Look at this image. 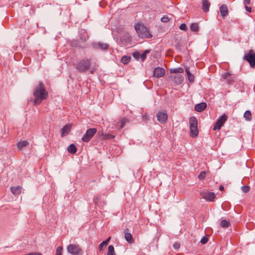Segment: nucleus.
<instances>
[{
	"label": "nucleus",
	"mask_w": 255,
	"mask_h": 255,
	"mask_svg": "<svg viewBox=\"0 0 255 255\" xmlns=\"http://www.w3.org/2000/svg\"><path fill=\"white\" fill-rule=\"evenodd\" d=\"M33 96L34 105H39L43 101L47 99L48 92L42 81H39L38 84L34 86L33 90Z\"/></svg>",
	"instance_id": "obj_1"
},
{
	"label": "nucleus",
	"mask_w": 255,
	"mask_h": 255,
	"mask_svg": "<svg viewBox=\"0 0 255 255\" xmlns=\"http://www.w3.org/2000/svg\"><path fill=\"white\" fill-rule=\"evenodd\" d=\"M91 59H82L79 61L76 65V69L80 73H84L89 71L91 73L93 74L96 70V68L91 67Z\"/></svg>",
	"instance_id": "obj_2"
},
{
	"label": "nucleus",
	"mask_w": 255,
	"mask_h": 255,
	"mask_svg": "<svg viewBox=\"0 0 255 255\" xmlns=\"http://www.w3.org/2000/svg\"><path fill=\"white\" fill-rule=\"evenodd\" d=\"M135 29L138 36L141 38H150L152 37V35L143 25H135Z\"/></svg>",
	"instance_id": "obj_3"
},
{
	"label": "nucleus",
	"mask_w": 255,
	"mask_h": 255,
	"mask_svg": "<svg viewBox=\"0 0 255 255\" xmlns=\"http://www.w3.org/2000/svg\"><path fill=\"white\" fill-rule=\"evenodd\" d=\"M191 136L195 137L198 135L197 120L195 117H191L189 119Z\"/></svg>",
	"instance_id": "obj_4"
},
{
	"label": "nucleus",
	"mask_w": 255,
	"mask_h": 255,
	"mask_svg": "<svg viewBox=\"0 0 255 255\" xmlns=\"http://www.w3.org/2000/svg\"><path fill=\"white\" fill-rule=\"evenodd\" d=\"M67 251L72 255H82L83 253L79 245L74 244L68 246Z\"/></svg>",
	"instance_id": "obj_5"
},
{
	"label": "nucleus",
	"mask_w": 255,
	"mask_h": 255,
	"mask_svg": "<svg viewBox=\"0 0 255 255\" xmlns=\"http://www.w3.org/2000/svg\"><path fill=\"white\" fill-rule=\"evenodd\" d=\"M244 59L249 63L252 67L255 68V52L253 50H250L245 56Z\"/></svg>",
	"instance_id": "obj_6"
},
{
	"label": "nucleus",
	"mask_w": 255,
	"mask_h": 255,
	"mask_svg": "<svg viewBox=\"0 0 255 255\" xmlns=\"http://www.w3.org/2000/svg\"><path fill=\"white\" fill-rule=\"evenodd\" d=\"M97 130L95 128H91L88 129L86 133L84 135L83 137L82 138V140L85 142H89L91 138L95 135L96 133Z\"/></svg>",
	"instance_id": "obj_7"
},
{
	"label": "nucleus",
	"mask_w": 255,
	"mask_h": 255,
	"mask_svg": "<svg viewBox=\"0 0 255 255\" xmlns=\"http://www.w3.org/2000/svg\"><path fill=\"white\" fill-rule=\"evenodd\" d=\"M227 116L224 114L220 117L216 122L213 129L214 130H219L227 120Z\"/></svg>",
	"instance_id": "obj_8"
},
{
	"label": "nucleus",
	"mask_w": 255,
	"mask_h": 255,
	"mask_svg": "<svg viewBox=\"0 0 255 255\" xmlns=\"http://www.w3.org/2000/svg\"><path fill=\"white\" fill-rule=\"evenodd\" d=\"M200 196L202 198L209 201H213L215 198V194L213 192L203 191L200 193Z\"/></svg>",
	"instance_id": "obj_9"
},
{
	"label": "nucleus",
	"mask_w": 255,
	"mask_h": 255,
	"mask_svg": "<svg viewBox=\"0 0 255 255\" xmlns=\"http://www.w3.org/2000/svg\"><path fill=\"white\" fill-rule=\"evenodd\" d=\"M156 117L158 121L161 123L164 124L166 122L168 116L166 113L163 112H159L156 114Z\"/></svg>",
	"instance_id": "obj_10"
},
{
	"label": "nucleus",
	"mask_w": 255,
	"mask_h": 255,
	"mask_svg": "<svg viewBox=\"0 0 255 255\" xmlns=\"http://www.w3.org/2000/svg\"><path fill=\"white\" fill-rule=\"evenodd\" d=\"M92 46L95 49L106 50L109 48V45L102 42H93Z\"/></svg>",
	"instance_id": "obj_11"
},
{
	"label": "nucleus",
	"mask_w": 255,
	"mask_h": 255,
	"mask_svg": "<svg viewBox=\"0 0 255 255\" xmlns=\"http://www.w3.org/2000/svg\"><path fill=\"white\" fill-rule=\"evenodd\" d=\"M222 78L224 80H227L228 84H232L234 82L236 76L227 72L223 75Z\"/></svg>",
	"instance_id": "obj_12"
},
{
	"label": "nucleus",
	"mask_w": 255,
	"mask_h": 255,
	"mask_svg": "<svg viewBox=\"0 0 255 255\" xmlns=\"http://www.w3.org/2000/svg\"><path fill=\"white\" fill-rule=\"evenodd\" d=\"M165 74V70L160 67H156L153 71V76L156 78H160L164 76Z\"/></svg>",
	"instance_id": "obj_13"
},
{
	"label": "nucleus",
	"mask_w": 255,
	"mask_h": 255,
	"mask_svg": "<svg viewBox=\"0 0 255 255\" xmlns=\"http://www.w3.org/2000/svg\"><path fill=\"white\" fill-rule=\"evenodd\" d=\"M79 37L82 42L86 41L89 38L87 31L84 29H81L79 31Z\"/></svg>",
	"instance_id": "obj_14"
},
{
	"label": "nucleus",
	"mask_w": 255,
	"mask_h": 255,
	"mask_svg": "<svg viewBox=\"0 0 255 255\" xmlns=\"http://www.w3.org/2000/svg\"><path fill=\"white\" fill-rule=\"evenodd\" d=\"M174 82L176 85L181 84L184 80L183 76L180 74H177L173 77Z\"/></svg>",
	"instance_id": "obj_15"
},
{
	"label": "nucleus",
	"mask_w": 255,
	"mask_h": 255,
	"mask_svg": "<svg viewBox=\"0 0 255 255\" xmlns=\"http://www.w3.org/2000/svg\"><path fill=\"white\" fill-rule=\"evenodd\" d=\"M220 12L223 17H226L228 14V7L226 4H222L220 7Z\"/></svg>",
	"instance_id": "obj_16"
},
{
	"label": "nucleus",
	"mask_w": 255,
	"mask_h": 255,
	"mask_svg": "<svg viewBox=\"0 0 255 255\" xmlns=\"http://www.w3.org/2000/svg\"><path fill=\"white\" fill-rule=\"evenodd\" d=\"M207 107L206 103L204 102L197 104L195 106V110L198 112H201L204 110Z\"/></svg>",
	"instance_id": "obj_17"
},
{
	"label": "nucleus",
	"mask_w": 255,
	"mask_h": 255,
	"mask_svg": "<svg viewBox=\"0 0 255 255\" xmlns=\"http://www.w3.org/2000/svg\"><path fill=\"white\" fill-rule=\"evenodd\" d=\"M202 9L205 12L209 11L210 6V3L208 0H202Z\"/></svg>",
	"instance_id": "obj_18"
},
{
	"label": "nucleus",
	"mask_w": 255,
	"mask_h": 255,
	"mask_svg": "<svg viewBox=\"0 0 255 255\" xmlns=\"http://www.w3.org/2000/svg\"><path fill=\"white\" fill-rule=\"evenodd\" d=\"M10 190L12 194L14 195H19L21 193L22 187L19 186L11 187Z\"/></svg>",
	"instance_id": "obj_19"
},
{
	"label": "nucleus",
	"mask_w": 255,
	"mask_h": 255,
	"mask_svg": "<svg viewBox=\"0 0 255 255\" xmlns=\"http://www.w3.org/2000/svg\"><path fill=\"white\" fill-rule=\"evenodd\" d=\"M71 129V126L69 125H67L63 127V128L62 129V133L61 135L62 136H65L66 135L68 134Z\"/></svg>",
	"instance_id": "obj_20"
},
{
	"label": "nucleus",
	"mask_w": 255,
	"mask_h": 255,
	"mask_svg": "<svg viewBox=\"0 0 255 255\" xmlns=\"http://www.w3.org/2000/svg\"><path fill=\"white\" fill-rule=\"evenodd\" d=\"M128 230V229H126L125 230V238L128 243H131L133 242L132 236L131 234L130 233L126 232V231Z\"/></svg>",
	"instance_id": "obj_21"
},
{
	"label": "nucleus",
	"mask_w": 255,
	"mask_h": 255,
	"mask_svg": "<svg viewBox=\"0 0 255 255\" xmlns=\"http://www.w3.org/2000/svg\"><path fill=\"white\" fill-rule=\"evenodd\" d=\"M128 122V119L125 118H122L118 123L117 126L119 127L120 129L123 128L125 127L126 124Z\"/></svg>",
	"instance_id": "obj_22"
},
{
	"label": "nucleus",
	"mask_w": 255,
	"mask_h": 255,
	"mask_svg": "<svg viewBox=\"0 0 255 255\" xmlns=\"http://www.w3.org/2000/svg\"><path fill=\"white\" fill-rule=\"evenodd\" d=\"M110 239L111 237H109L106 240L103 241L99 245V249L100 251H102L103 250V248L104 247H106L108 245L110 241Z\"/></svg>",
	"instance_id": "obj_23"
},
{
	"label": "nucleus",
	"mask_w": 255,
	"mask_h": 255,
	"mask_svg": "<svg viewBox=\"0 0 255 255\" xmlns=\"http://www.w3.org/2000/svg\"><path fill=\"white\" fill-rule=\"evenodd\" d=\"M68 151L71 153L74 154L77 151V148L74 144H71L67 148Z\"/></svg>",
	"instance_id": "obj_24"
},
{
	"label": "nucleus",
	"mask_w": 255,
	"mask_h": 255,
	"mask_svg": "<svg viewBox=\"0 0 255 255\" xmlns=\"http://www.w3.org/2000/svg\"><path fill=\"white\" fill-rule=\"evenodd\" d=\"M184 70L182 68L179 67L177 68H173L170 69L171 73H178L180 74L183 73Z\"/></svg>",
	"instance_id": "obj_25"
},
{
	"label": "nucleus",
	"mask_w": 255,
	"mask_h": 255,
	"mask_svg": "<svg viewBox=\"0 0 255 255\" xmlns=\"http://www.w3.org/2000/svg\"><path fill=\"white\" fill-rule=\"evenodd\" d=\"M28 142L26 140L20 141L17 143V148L21 150L23 147L27 146Z\"/></svg>",
	"instance_id": "obj_26"
},
{
	"label": "nucleus",
	"mask_w": 255,
	"mask_h": 255,
	"mask_svg": "<svg viewBox=\"0 0 255 255\" xmlns=\"http://www.w3.org/2000/svg\"><path fill=\"white\" fill-rule=\"evenodd\" d=\"M186 72L187 75L188 79L191 82L193 83L194 81V76L192 74L188 69H186Z\"/></svg>",
	"instance_id": "obj_27"
},
{
	"label": "nucleus",
	"mask_w": 255,
	"mask_h": 255,
	"mask_svg": "<svg viewBox=\"0 0 255 255\" xmlns=\"http://www.w3.org/2000/svg\"><path fill=\"white\" fill-rule=\"evenodd\" d=\"M244 117L247 121H251L252 119V116L251 111H246L244 114Z\"/></svg>",
	"instance_id": "obj_28"
},
{
	"label": "nucleus",
	"mask_w": 255,
	"mask_h": 255,
	"mask_svg": "<svg viewBox=\"0 0 255 255\" xmlns=\"http://www.w3.org/2000/svg\"><path fill=\"white\" fill-rule=\"evenodd\" d=\"M131 57L129 56L125 55L121 59V62L124 64H127L130 61Z\"/></svg>",
	"instance_id": "obj_29"
},
{
	"label": "nucleus",
	"mask_w": 255,
	"mask_h": 255,
	"mask_svg": "<svg viewBox=\"0 0 255 255\" xmlns=\"http://www.w3.org/2000/svg\"><path fill=\"white\" fill-rule=\"evenodd\" d=\"M107 255H116V253L113 246L110 245L109 246Z\"/></svg>",
	"instance_id": "obj_30"
},
{
	"label": "nucleus",
	"mask_w": 255,
	"mask_h": 255,
	"mask_svg": "<svg viewBox=\"0 0 255 255\" xmlns=\"http://www.w3.org/2000/svg\"><path fill=\"white\" fill-rule=\"evenodd\" d=\"M230 223L226 220H223L220 222V226L224 228H227L229 227Z\"/></svg>",
	"instance_id": "obj_31"
},
{
	"label": "nucleus",
	"mask_w": 255,
	"mask_h": 255,
	"mask_svg": "<svg viewBox=\"0 0 255 255\" xmlns=\"http://www.w3.org/2000/svg\"><path fill=\"white\" fill-rule=\"evenodd\" d=\"M191 30L194 32H197L199 30V26L197 23H192L190 25Z\"/></svg>",
	"instance_id": "obj_32"
},
{
	"label": "nucleus",
	"mask_w": 255,
	"mask_h": 255,
	"mask_svg": "<svg viewBox=\"0 0 255 255\" xmlns=\"http://www.w3.org/2000/svg\"><path fill=\"white\" fill-rule=\"evenodd\" d=\"M104 139H113L115 138V136L111 134L110 133H106L103 134Z\"/></svg>",
	"instance_id": "obj_33"
},
{
	"label": "nucleus",
	"mask_w": 255,
	"mask_h": 255,
	"mask_svg": "<svg viewBox=\"0 0 255 255\" xmlns=\"http://www.w3.org/2000/svg\"><path fill=\"white\" fill-rule=\"evenodd\" d=\"M149 51L148 50H145L144 51V52L143 53H142L140 55V59L142 61H143L145 59H146V54L147 53H149Z\"/></svg>",
	"instance_id": "obj_34"
},
{
	"label": "nucleus",
	"mask_w": 255,
	"mask_h": 255,
	"mask_svg": "<svg viewBox=\"0 0 255 255\" xmlns=\"http://www.w3.org/2000/svg\"><path fill=\"white\" fill-rule=\"evenodd\" d=\"M241 189L244 193H248L249 192L250 188L249 186L245 185L242 187Z\"/></svg>",
	"instance_id": "obj_35"
},
{
	"label": "nucleus",
	"mask_w": 255,
	"mask_h": 255,
	"mask_svg": "<svg viewBox=\"0 0 255 255\" xmlns=\"http://www.w3.org/2000/svg\"><path fill=\"white\" fill-rule=\"evenodd\" d=\"M63 251V248L61 246L58 247L56 251V255H62Z\"/></svg>",
	"instance_id": "obj_36"
},
{
	"label": "nucleus",
	"mask_w": 255,
	"mask_h": 255,
	"mask_svg": "<svg viewBox=\"0 0 255 255\" xmlns=\"http://www.w3.org/2000/svg\"><path fill=\"white\" fill-rule=\"evenodd\" d=\"M206 176V172L205 171H202L200 174L198 176V178L200 180H203L205 178Z\"/></svg>",
	"instance_id": "obj_37"
},
{
	"label": "nucleus",
	"mask_w": 255,
	"mask_h": 255,
	"mask_svg": "<svg viewBox=\"0 0 255 255\" xmlns=\"http://www.w3.org/2000/svg\"><path fill=\"white\" fill-rule=\"evenodd\" d=\"M208 241V239L207 237H204L201 240V243L202 244H205L207 243Z\"/></svg>",
	"instance_id": "obj_38"
},
{
	"label": "nucleus",
	"mask_w": 255,
	"mask_h": 255,
	"mask_svg": "<svg viewBox=\"0 0 255 255\" xmlns=\"http://www.w3.org/2000/svg\"><path fill=\"white\" fill-rule=\"evenodd\" d=\"M161 21L162 22L166 23L169 21V18L166 16H163L161 18Z\"/></svg>",
	"instance_id": "obj_39"
},
{
	"label": "nucleus",
	"mask_w": 255,
	"mask_h": 255,
	"mask_svg": "<svg viewBox=\"0 0 255 255\" xmlns=\"http://www.w3.org/2000/svg\"><path fill=\"white\" fill-rule=\"evenodd\" d=\"M179 28L181 29V30H186L187 29V26H186V24H185V23H182L181 24L180 26H179Z\"/></svg>",
	"instance_id": "obj_40"
},
{
	"label": "nucleus",
	"mask_w": 255,
	"mask_h": 255,
	"mask_svg": "<svg viewBox=\"0 0 255 255\" xmlns=\"http://www.w3.org/2000/svg\"><path fill=\"white\" fill-rule=\"evenodd\" d=\"M100 199V196H96L93 199V201L95 204H97L98 203V202L99 200Z\"/></svg>",
	"instance_id": "obj_41"
},
{
	"label": "nucleus",
	"mask_w": 255,
	"mask_h": 255,
	"mask_svg": "<svg viewBox=\"0 0 255 255\" xmlns=\"http://www.w3.org/2000/svg\"><path fill=\"white\" fill-rule=\"evenodd\" d=\"M180 245L179 243H175L174 244H173V247L176 250H177L179 248H180Z\"/></svg>",
	"instance_id": "obj_42"
},
{
	"label": "nucleus",
	"mask_w": 255,
	"mask_h": 255,
	"mask_svg": "<svg viewBox=\"0 0 255 255\" xmlns=\"http://www.w3.org/2000/svg\"><path fill=\"white\" fill-rule=\"evenodd\" d=\"M245 8H246V10L248 12H252V7H249L247 5H246L245 6Z\"/></svg>",
	"instance_id": "obj_43"
},
{
	"label": "nucleus",
	"mask_w": 255,
	"mask_h": 255,
	"mask_svg": "<svg viewBox=\"0 0 255 255\" xmlns=\"http://www.w3.org/2000/svg\"><path fill=\"white\" fill-rule=\"evenodd\" d=\"M244 3L246 5H247L248 4H250V0H244Z\"/></svg>",
	"instance_id": "obj_44"
},
{
	"label": "nucleus",
	"mask_w": 255,
	"mask_h": 255,
	"mask_svg": "<svg viewBox=\"0 0 255 255\" xmlns=\"http://www.w3.org/2000/svg\"><path fill=\"white\" fill-rule=\"evenodd\" d=\"M219 189H220V190H221V191H223V190H224V187H223V186L221 185V186H220V187H219Z\"/></svg>",
	"instance_id": "obj_45"
}]
</instances>
